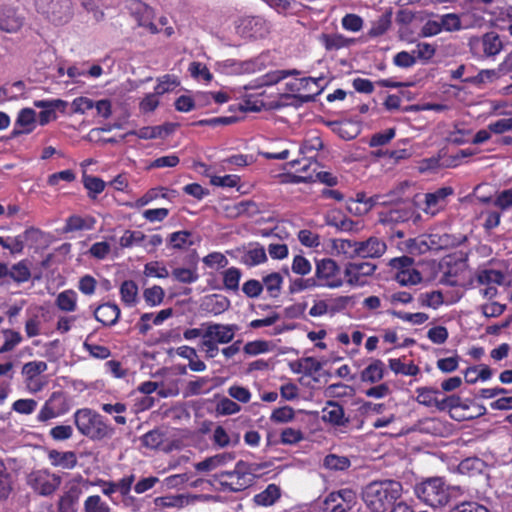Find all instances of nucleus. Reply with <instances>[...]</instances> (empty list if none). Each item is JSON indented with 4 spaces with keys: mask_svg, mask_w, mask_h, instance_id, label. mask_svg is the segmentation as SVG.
Segmentation results:
<instances>
[{
    "mask_svg": "<svg viewBox=\"0 0 512 512\" xmlns=\"http://www.w3.org/2000/svg\"><path fill=\"white\" fill-rule=\"evenodd\" d=\"M417 429L423 433L439 435L442 430V422L438 418H424L418 421Z\"/></svg>",
    "mask_w": 512,
    "mask_h": 512,
    "instance_id": "nucleus-54",
    "label": "nucleus"
},
{
    "mask_svg": "<svg viewBox=\"0 0 512 512\" xmlns=\"http://www.w3.org/2000/svg\"><path fill=\"white\" fill-rule=\"evenodd\" d=\"M326 469L333 471H345L351 466V461L346 456H339L336 454H328L323 461Z\"/></svg>",
    "mask_w": 512,
    "mask_h": 512,
    "instance_id": "nucleus-47",
    "label": "nucleus"
},
{
    "mask_svg": "<svg viewBox=\"0 0 512 512\" xmlns=\"http://www.w3.org/2000/svg\"><path fill=\"white\" fill-rule=\"evenodd\" d=\"M146 240V236L140 231L126 230L119 239L122 248H129L141 244Z\"/></svg>",
    "mask_w": 512,
    "mask_h": 512,
    "instance_id": "nucleus-58",
    "label": "nucleus"
},
{
    "mask_svg": "<svg viewBox=\"0 0 512 512\" xmlns=\"http://www.w3.org/2000/svg\"><path fill=\"white\" fill-rule=\"evenodd\" d=\"M453 189L451 187H443L433 193L425 195V208L424 211L432 216L436 215L446 205V198L452 195Z\"/></svg>",
    "mask_w": 512,
    "mask_h": 512,
    "instance_id": "nucleus-21",
    "label": "nucleus"
},
{
    "mask_svg": "<svg viewBox=\"0 0 512 512\" xmlns=\"http://www.w3.org/2000/svg\"><path fill=\"white\" fill-rule=\"evenodd\" d=\"M280 497V487L271 483L263 491L254 495L252 500L257 506L268 507L273 505Z\"/></svg>",
    "mask_w": 512,
    "mask_h": 512,
    "instance_id": "nucleus-35",
    "label": "nucleus"
},
{
    "mask_svg": "<svg viewBox=\"0 0 512 512\" xmlns=\"http://www.w3.org/2000/svg\"><path fill=\"white\" fill-rule=\"evenodd\" d=\"M415 494L425 504L437 508L450 501L449 487L441 477L428 478L415 486Z\"/></svg>",
    "mask_w": 512,
    "mask_h": 512,
    "instance_id": "nucleus-4",
    "label": "nucleus"
},
{
    "mask_svg": "<svg viewBox=\"0 0 512 512\" xmlns=\"http://www.w3.org/2000/svg\"><path fill=\"white\" fill-rule=\"evenodd\" d=\"M417 300L420 306L437 309L443 304V295L440 291L424 292L418 296Z\"/></svg>",
    "mask_w": 512,
    "mask_h": 512,
    "instance_id": "nucleus-52",
    "label": "nucleus"
},
{
    "mask_svg": "<svg viewBox=\"0 0 512 512\" xmlns=\"http://www.w3.org/2000/svg\"><path fill=\"white\" fill-rule=\"evenodd\" d=\"M413 54L416 56V60H422L424 62L429 61L433 58L436 53V48L434 45L420 42L416 45L415 49L412 50Z\"/></svg>",
    "mask_w": 512,
    "mask_h": 512,
    "instance_id": "nucleus-63",
    "label": "nucleus"
},
{
    "mask_svg": "<svg viewBox=\"0 0 512 512\" xmlns=\"http://www.w3.org/2000/svg\"><path fill=\"white\" fill-rule=\"evenodd\" d=\"M420 219V214L417 213L415 207L410 203H401L394 207L387 208L378 215V221L385 226H395L398 224L413 221L417 223Z\"/></svg>",
    "mask_w": 512,
    "mask_h": 512,
    "instance_id": "nucleus-10",
    "label": "nucleus"
},
{
    "mask_svg": "<svg viewBox=\"0 0 512 512\" xmlns=\"http://www.w3.org/2000/svg\"><path fill=\"white\" fill-rule=\"evenodd\" d=\"M391 23V13H385L381 15L377 20L373 22L372 27L369 30V35L371 37L383 35L389 30Z\"/></svg>",
    "mask_w": 512,
    "mask_h": 512,
    "instance_id": "nucleus-56",
    "label": "nucleus"
},
{
    "mask_svg": "<svg viewBox=\"0 0 512 512\" xmlns=\"http://www.w3.org/2000/svg\"><path fill=\"white\" fill-rule=\"evenodd\" d=\"M121 300L128 306L136 303L138 295V287L132 280H126L120 287Z\"/></svg>",
    "mask_w": 512,
    "mask_h": 512,
    "instance_id": "nucleus-48",
    "label": "nucleus"
},
{
    "mask_svg": "<svg viewBox=\"0 0 512 512\" xmlns=\"http://www.w3.org/2000/svg\"><path fill=\"white\" fill-rule=\"evenodd\" d=\"M386 243L377 237H370L366 241H359L358 257L379 258L386 251Z\"/></svg>",
    "mask_w": 512,
    "mask_h": 512,
    "instance_id": "nucleus-23",
    "label": "nucleus"
},
{
    "mask_svg": "<svg viewBox=\"0 0 512 512\" xmlns=\"http://www.w3.org/2000/svg\"><path fill=\"white\" fill-rule=\"evenodd\" d=\"M56 306L64 312H73L77 307V294L73 290L60 292L55 300Z\"/></svg>",
    "mask_w": 512,
    "mask_h": 512,
    "instance_id": "nucleus-43",
    "label": "nucleus"
},
{
    "mask_svg": "<svg viewBox=\"0 0 512 512\" xmlns=\"http://www.w3.org/2000/svg\"><path fill=\"white\" fill-rule=\"evenodd\" d=\"M12 492V477L0 459V500H6Z\"/></svg>",
    "mask_w": 512,
    "mask_h": 512,
    "instance_id": "nucleus-50",
    "label": "nucleus"
},
{
    "mask_svg": "<svg viewBox=\"0 0 512 512\" xmlns=\"http://www.w3.org/2000/svg\"><path fill=\"white\" fill-rule=\"evenodd\" d=\"M96 219L92 216L82 217L77 214H73L69 216L65 220V225L63 227L64 233H72L83 230H92L95 227Z\"/></svg>",
    "mask_w": 512,
    "mask_h": 512,
    "instance_id": "nucleus-28",
    "label": "nucleus"
},
{
    "mask_svg": "<svg viewBox=\"0 0 512 512\" xmlns=\"http://www.w3.org/2000/svg\"><path fill=\"white\" fill-rule=\"evenodd\" d=\"M376 268L370 262H349L344 268V278L350 286H364Z\"/></svg>",
    "mask_w": 512,
    "mask_h": 512,
    "instance_id": "nucleus-15",
    "label": "nucleus"
},
{
    "mask_svg": "<svg viewBox=\"0 0 512 512\" xmlns=\"http://www.w3.org/2000/svg\"><path fill=\"white\" fill-rule=\"evenodd\" d=\"M470 52L477 58L495 57L503 49V42L495 32H488L481 37H471L468 41Z\"/></svg>",
    "mask_w": 512,
    "mask_h": 512,
    "instance_id": "nucleus-8",
    "label": "nucleus"
},
{
    "mask_svg": "<svg viewBox=\"0 0 512 512\" xmlns=\"http://www.w3.org/2000/svg\"><path fill=\"white\" fill-rule=\"evenodd\" d=\"M36 9L56 25H61L71 18L70 0H34Z\"/></svg>",
    "mask_w": 512,
    "mask_h": 512,
    "instance_id": "nucleus-11",
    "label": "nucleus"
},
{
    "mask_svg": "<svg viewBox=\"0 0 512 512\" xmlns=\"http://www.w3.org/2000/svg\"><path fill=\"white\" fill-rule=\"evenodd\" d=\"M48 460L53 467H61L63 469L72 470L78 464V458L74 451H58L52 449L48 451Z\"/></svg>",
    "mask_w": 512,
    "mask_h": 512,
    "instance_id": "nucleus-25",
    "label": "nucleus"
},
{
    "mask_svg": "<svg viewBox=\"0 0 512 512\" xmlns=\"http://www.w3.org/2000/svg\"><path fill=\"white\" fill-rule=\"evenodd\" d=\"M39 235L40 231L38 229L29 228L15 237L3 238L2 247L10 250L11 253L18 254L23 251L26 242L36 241Z\"/></svg>",
    "mask_w": 512,
    "mask_h": 512,
    "instance_id": "nucleus-20",
    "label": "nucleus"
},
{
    "mask_svg": "<svg viewBox=\"0 0 512 512\" xmlns=\"http://www.w3.org/2000/svg\"><path fill=\"white\" fill-rule=\"evenodd\" d=\"M84 187L89 191V196L95 198L96 195L103 192L105 188V182L95 176L84 175L83 176Z\"/></svg>",
    "mask_w": 512,
    "mask_h": 512,
    "instance_id": "nucleus-59",
    "label": "nucleus"
},
{
    "mask_svg": "<svg viewBox=\"0 0 512 512\" xmlns=\"http://www.w3.org/2000/svg\"><path fill=\"white\" fill-rule=\"evenodd\" d=\"M83 512H111V507L100 495L94 494L84 500Z\"/></svg>",
    "mask_w": 512,
    "mask_h": 512,
    "instance_id": "nucleus-46",
    "label": "nucleus"
},
{
    "mask_svg": "<svg viewBox=\"0 0 512 512\" xmlns=\"http://www.w3.org/2000/svg\"><path fill=\"white\" fill-rule=\"evenodd\" d=\"M211 379L209 377H199L196 380L190 381L187 384L186 390L188 395H199L207 393L211 390L209 386Z\"/></svg>",
    "mask_w": 512,
    "mask_h": 512,
    "instance_id": "nucleus-57",
    "label": "nucleus"
},
{
    "mask_svg": "<svg viewBox=\"0 0 512 512\" xmlns=\"http://www.w3.org/2000/svg\"><path fill=\"white\" fill-rule=\"evenodd\" d=\"M319 42L327 51H337L348 48L356 43L354 38H347L339 33H322L319 35Z\"/></svg>",
    "mask_w": 512,
    "mask_h": 512,
    "instance_id": "nucleus-24",
    "label": "nucleus"
},
{
    "mask_svg": "<svg viewBox=\"0 0 512 512\" xmlns=\"http://www.w3.org/2000/svg\"><path fill=\"white\" fill-rule=\"evenodd\" d=\"M33 104L36 108L42 109L39 113L40 125H46L56 119L55 111L60 110L64 113L68 106V103L61 99L35 100Z\"/></svg>",
    "mask_w": 512,
    "mask_h": 512,
    "instance_id": "nucleus-19",
    "label": "nucleus"
},
{
    "mask_svg": "<svg viewBox=\"0 0 512 512\" xmlns=\"http://www.w3.org/2000/svg\"><path fill=\"white\" fill-rule=\"evenodd\" d=\"M70 409L67 396L62 391H55L41 407L37 419L40 422H47L66 414Z\"/></svg>",
    "mask_w": 512,
    "mask_h": 512,
    "instance_id": "nucleus-13",
    "label": "nucleus"
},
{
    "mask_svg": "<svg viewBox=\"0 0 512 512\" xmlns=\"http://www.w3.org/2000/svg\"><path fill=\"white\" fill-rule=\"evenodd\" d=\"M386 373V365L378 359L372 360L360 372V379L364 383L375 384L380 382Z\"/></svg>",
    "mask_w": 512,
    "mask_h": 512,
    "instance_id": "nucleus-27",
    "label": "nucleus"
},
{
    "mask_svg": "<svg viewBox=\"0 0 512 512\" xmlns=\"http://www.w3.org/2000/svg\"><path fill=\"white\" fill-rule=\"evenodd\" d=\"M322 419L336 426L344 425L346 422L343 407L334 401L327 402L322 410Z\"/></svg>",
    "mask_w": 512,
    "mask_h": 512,
    "instance_id": "nucleus-36",
    "label": "nucleus"
},
{
    "mask_svg": "<svg viewBox=\"0 0 512 512\" xmlns=\"http://www.w3.org/2000/svg\"><path fill=\"white\" fill-rule=\"evenodd\" d=\"M231 454H218L213 457H208L203 461L195 464V469L198 472H209L218 467L219 465L226 462V460H232Z\"/></svg>",
    "mask_w": 512,
    "mask_h": 512,
    "instance_id": "nucleus-45",
    "label": "nucleus"
},
{
    "mask_svg": "<svg viewBox=\"0 0 512 512\" xmlns=\"http://www.w3.org/2000/svg\"><path fill=\"white\" fill-rule=\"evenodd\" d=\"M333 131L344 140H352L358 134V128L350 122L333 123Z\"/></svg>",
    "mask_w": 512,
    "mask_h": 512,
    "instance_id": "nucleus-55",
    "label": "nucleus"
},
{
    "mask_svg": "<svg viewBox=\"0 0 512 512\" xmlns=\"http://www.w3.org/2000/svg\"><path fill=\"white\" fill-rule=\"evenodd\" d=\"M26 484L34 494L50 497L59 490L62 477L49 468L33 469L26 476Z\"/></svg>",
    "mask_w": 512,
    "mask_h": 512,
    "instance_id": "nucleus-5",
    "label": "nucleus"
},
{
    "mask_svg": "<svg viewBox=\"0 0 512 512\" xmlns=\"http://www.w3.org/2000/svg\"><path fill=\"white\" fill-rule=\"evenodd\" d=\"M169 243L174 249H184L194 244L192 234L189 231H177L170 235Z\"/></svg>",
    "mask_w": 512,
    "mask_h": 512,
    "instance_id": "nucleus-51",
    "label": "nucleus"
},
{
    "mask_svg": "<svg viewBox=\"0 0 512 512\" xmlns=\"http://www.w3.org/2000/svg\"><path fill=\"white\" fill-rule=\"evenodd\" d=\"M234 257L249 268L258 266L267 261L265 248L259 243H249L246 246L235 249Z\"/></svg>",
    "mask_w": 512,
    "mask_h": 512,
    "instance_id": "nucleus-18",
    "label": "nucleus"
},
{
    "mask_svg": "<svg viewBox=\"0 0 512 512\" xmlns=\"http://www.w3.org/2000/svg\"><path fill=\"white\" fill-rule=\"evenodd\" d=\"M402 483L396 480L372 481L362 491V500L371 512H385L402 495Z\"/></svg>",
    "mask_w": 512,
    "mask_h": 512,
    "instance_id": "nucleus-1",
    "label": "nucleus"
},
{
    "mask_svg": "<svg viewBox=\"0 0 512 512\" xmlns=\"http://www.w3.org/2000/svg\"><path fill=\"white\" fill-rule=\"evenodd\" d=\"M135 478H136L135 474H133V473L129 474L128 482H127L126 486L124 487V490L122 491L120 496H121V502L125 508H127L128 510H130L132 512H140V511H142V509L145 505V500H144V498H138L131 494V490H132V486L135 482Z\"/></svg>",
    "mask_w": 512,
    "mask_h": 512,
    "instance_id": "nucleus-26",
    "label": "nucleus"
},
{
    "mask_svg": "<svg viewBox=\"0 0 512 512\" xmlns=\"http://www.w3.org/2000/svg\"><path fill=\"white\" fill-rule=\"evenodd\" d=\"M476 280L481 285H502L505 280V275L500 270L481 269L476 274Z\"/></svg>",
    "mask_w": 512,
    "mask_h": 512,
    "instance_id": "nucleus-42",
    "label": "nucleus"
},
{
    "mask_svg": "<svg viewBox=\"0 0 512 512\" xmlns=\"http://www.w3.org/2000/svg\"><path fill=\"white\" fill-rule=\"evenodd\" d=\"M128 479L129 474H126L117 481L97 479L93 485L100 487L103 495L113 501V494L116 492L121 494L128 482Z\"/></svg>",
    "mask_w": 512,
    "mask_h": 512,
    "instance_id": "nucleus-34",
    "label": "nucleus"
},
{
    "mask_svg": "<svg viewBox=\"0 0 512 512\" xmlns=\"http://www.w3.org/2000/svg\"><path fill=\"white\" fill-rule=\"evenodd\" d=\"M254 465L243 460L238 461L231 471H220L214 475V480L222 491L240 492L253 485L255 481Z\"/></svg>",
    "mask_w": 512,
    "mask_h": 512,
    "instance_id": "nucleus-3",
    "label": "nucleus"
},
{
    "mask_svg": "<svg viewBox=\"0 0 512 512\" xmlns=\"http://www.w3.org/2000/svg\"><path fill=\"white\" fill-rule=\"evenodd\" d=\"M311 157L304 158L302 160H293L289 162V166L294 168L296 171L302 174L295 176L296 182H315L327 184L328 186H334L337 183L336 177L330 172L317 171L318 164L310 160Z\"/></svg>",
    "mask_w": 512,
    "mask_h": 512,
    "instance_id": "nucleus-7",
    "label": "nucleus"
},
{
    "mask_svg": "<svg viewBox=\"0 0 512 512\" xmlns=\"http://www.w3.org/2000/svg\"><path fill=\"white\" fill-rule=\"evenodd\" d=\"M81 495V489L78 486H72L65 491L58 499V512H77V504Z\"/></svg>",
    "mask_w": 512,
    "mask_h": 512,
    "instance_id": "nucleus-29",
    "label": "nucleus"
},
{
    "mask_svg": "<svg viewBox=\"0 0 512 512\" xmlns=\"http://www.w3.org/2000/svg\"><path fill=\"white\" fill-rule=\"evenodd\" d=\"M442 32H457L462 29H468L477 24H462L461 18L456 13H447L438 16Z\"/></svg>",
    "mask_w": 512,
    "mask_h": 512,
    "instance_id": "nucleus-37",
    "label": "nucleus"
},
{
    "mask_svg": "<svg viewBox=\"0 0 512 512\" xmlns=\"http://www.w3.org/2000/svg\"><path fill=\"white\" fill-rule=\"evenodd\" d=\"M94 316L96 320L102 324L111 326L117 323L120 316V309L114 303H105L99 305L94 310Z\"/></svg>",
    "mask_w": 512,
    "mask_h": 512,
    "instance_id": "nucleus-30",
    "label": "nucleus"
},
{
    "mask_svg": "<svg viewBox=\"0 0 512 512\" xmlns=\"http://www.w3.org/2000/svg\"><path fill=\"white\" fill-rule=\"evenodd\" d=\"M233 337V326L206 323L204 347L207 348V351H213L217 348L218 344L228 343L233 339Z\"/></svg>",
    "mask_w": 512,
    "mask_h": 512,
    "instance_id": "nucleus-16",
    "label": "nucleus"
},
{
    "mask_svg": "<svg viewBox=\"0 0 512 512\" xmlns=\"http://www.w3.org/2000/svg\"><path fill=\"white\" fill-rule=\"evenodd\" d=\"M164 290L162 287L154 285L144 290L143 297L150 306L159 305L164 298Z\"/></svg>",
    "mask_w": 512,
    "mask_h": 512,
    "instance_id": "nucleus-64",
    "label": "nucleus"
},
{
    "mask_svg": "<svg viewBox=\"0 0 512 512\" xmlns=\"http://www.w3.org/2000/svg\"><path fill=\"white\" fill-rule=\"evenodd\" d=\"M25 23V16L18 7L0 4V30L6 33H17Z\"/></svg>",
    "mask_w": 512,
    "mask_h": 512,
    "instance_id": "nucleus-17",
    "label": "nucleus"
},
{
    "mask_svg": "<svg viewBox=\"0 0 512 512\" xmlns=\"http://www.w3.org/2000/svg\"><path fill=\"white\" fill-rule=\"evenodd\" d=\"M35 115V111L31 108H24L20 110L15 122V128L12 132L13 136L30 133L34 128Z\"/></svg>",
    "mask_w": 512,
    "mask_h": 512,
    "instance_id": "nucleus-32",
    "label": "nucleus"
},
{
    "mask_svg": "<svg viewBox=\"0 0 512 512\" xmlns=\"http://www.w3.org/2000/svg\"><path fill=\"white\" fill-rule=\"evenodd\" d=\"M493 372L488 365L479 364L468 367L464 371V379L468 384H474L478 380L486 381L491 378Z\"/></svg>",
    "mask_w": 512,
    "mask_h": 512,
    "instance_id": "nucleus-39",
    "label": "nucleus"
},
{
    "mask_svg": "<svg viewBox=\"0 0 512 512\" xmlns=\"http://www.w3.org/2000/svg\"><path fill=\"white\" fill-rule=\"evenodd\" d=\"M230 300L222 294H210L201 299L200 309L205 313L220 315L230 307Z\"/></svg>",
    "mask_w": 512,
    "mask_h": 512,
    "instance_id": "nucleus-22",
    "label": "nucleus"
},
{
    "mask_svg": "<svg viewBox=\"0 0 512 512\" xmlns=\"http://www.w3.org/2000/svg\"><path fill=\"white\" fill-rule=\"evenodd\" d=\"M318 288L336 289L343 286L345 278L337 262L331 258L315 261V273Z\"/></svg>",
    "mask_w": 512,
    "mask_h": 512,
    "instance_id": "nucleus-6",
    "label": "nucleus"
},
{
    "mask_svg": "<svg viewBox=\"0 0 512 512\" xmlns=\"http://www.w3.org/2000/svg\"><path fill=\"white\" fill-rule=\"evenodd\" d=\"M46 370L47 364L44 361H31L23 366L22 373L28 380H32Z\"/></svg>",
    "mask_w": 512,
    "mask_h": 512,
    "instance_id": "nucleus-61",
    "label": "nucleus"
},
{
    "mask_svg": "<svg viewBox=\"0 0 512 512\" xmlns=\"http://www.w3.org/2000/svg\"><path fill=\"white\" fill-rule=\"evenodd\" d=\"M295 413L292 407L283 406L273 410L270 420L273 423H287L294 419Z\"/></svg>",
    "mask_w": 512,
    "mask_h": 512,
    "instance_id": "nucleus-62",
    "label": "nucleus"
},
{
    "mask_svg": "<svg viewBox=\"0 0 512 512\" xmlns=\"http://www.w3.org/2000/svg\"><path fill=\"white\" fill-rule=\"evenodd\" d=\"M73 420L78 432L93 441L110 438L115 432L107 419L91 408L77 409Z\"/></svg>",
    "mask_w": 512,
    "mask_h": 512,
    "instance_id": "nucleus-2",
    "label": "nucleus"
},
{
    "mask_svg": "<svg viewBox=\"0 0 512 512\" xmlns=\"http://www.w3.org/2000/svg\"><path fill=\"white\" fill-rule=\"evenodd\" d=\"M261 283L270 297L277 298L281 293L283 277L278 272H272L263 276Z\"/></svg>",
    "mask_w": 512,
    "mask_h": 512,
    "instance_id": "nucleus-41",
    "label": "nucleus"
},
{
    "mask_svg": "<svg viewBox=\"0 0 512 512\" xmlns=\"http://www.w3.org/2000/svg\"><path fill=\"white\" fill-rule=\"evenodd\" d=\"M416 401L425 407H435L438 409V403L441 391L432 387H418L415 390Z\"/></svg>",
    "mask_w": 512,
    "mask_h": 512,
    "instance_id": "nucleus-38",
    "label": "nucleus"
},
{
    "mask_svg": "<svg viewBox=\"0 0 512 512\" xmlns=\"http://www.w3.org/2000/svg\"><path fill=\"white\" fill-rule=\"evenodd\" d=\"M359 241H352L346 239H336L333 242V248L338 254H343L346 258L353 259L358 257Z\"/></svg>",
    "mask_w": 512,
    "mask_h": 512,
    "instance_id": "nucleus-44",
    "label": "nucleus"
},
{
    "mask_svg": "<svg viewBox=\"0 0 512 512\" xmlns=\"http://www.w3.org/2000/svg\"><path fill=\"white\" fill-rule=\"evenodd\" d=\"M390 266L396 270L394 278L402 286L415 285L422 280L420 272L413 267V259L408 256L391 259Z\"/></svg>",
    "mask_w": 512,
    "mask_h": 512,
    "instance_id": "nucleus-14",
    "label": "nucleus"
},
{
    "mask_svg": "<svg viewBox=\"0 0 512 512\" xmlns=\"http://www.w3.org/2000/svg\"><path fill=\"white\" fill-rule=\"evenodd\" d=\"M241 279V271L236 267H230L223 272V284L227 290L237 291Z\"/></svg>",
    "mask_w": 512,
    "mask_h": 512,
    "instance_id": "nucleus-53",
    "label": "nucleus"
},
{
    "mask_svg": "<svg viewBox=\"0 0 512 512\" xmlns=\"http://www.w3.org/2000/svg\"><path fill=\"white\" fill-rule=\"evenodd\" d=\"M172 315V309H163L159 311L157 314L153 313H144L139 322L136 324L137 329L141 334H146L147 331L151 328V322L155 325L162 324L166 319H168Z\"/></svg>",
    "mask_w": 512,
    "mask_h": 512,
    "instance_id": "nucleus-33",
    "label": "nucleus"
},
{
    "mask_svg": "<svg viewBox=\"0 0 512 512\" xmlns=\"http://www.w3.org/2000/svg\"><path fill=\"white\" fill-rule=\"evenodd\" d=\"M245 28L249 30V36L262 38L268 32L266 23L259 17H251L245 21Z\"/></svg>",
    "mask_w": 512,
    "mask_h": 512,
    "instance_id": "nucleus-49",
    "label": "nucleus"
},
{
    "mask_svg": "<svg viewBox=\"0 0 512 512\" xmlns=\"http://www.w3.org/2000/svg\"><path fill=\"white\" fill-rule=\"evenodd\" d=\"M389 367L397 375L416 376L420 373L418 365L412 360L407 359L405 355L399 358L389 359Z\"/></svg>",
    "mask_w": 512,
    "mask_h": 512,
    "instance_id": "nucleus-31",
    "label": "nucleus"
},
{
    "mask_svg": "<svg viewBox=\"0 0 512 512\" xmlns=\"http://www.w3.org/2000/svg\"><path fill=\"white\" fill-rule=\"evenodd\" d=\"M463 403H464V401H462L460 396L444 395L441 392L440 400L438 403V410L439 411H448L450 414V417L458 422L476 419L480 416L485 415L487 412L485 406L479 405V404H472L473 408L476 409L474 414L460 413L461 408L464 407Z\"/></svg>",
    "mask_w": 512,
    "mask_h": 512,
    "instance_id": "nucleus-9",
    "label": "nucleus"
},
{
    "mask_svg": "<svg viewBox=\"0 0 512 512\" xmlns=\"http://www.w3.org/2000/svg\"><path fill=\"white\" fill-rule=\"evenodd\" d=\"M163 441L164 434L158 429L150 430L141 437L142 445L150 449L159 448Z\"/></svg>",
    "mask_w": 512,
    "mask_h": 512,
    "instance_id": "nucleus-60",
    "label": "nucleus"
},
{
    "mask_svg": "<svg viewBox=\"0 0 512 512\" xmlns=\"http://www.w3.org/2000/svg\"><path fill=\"white\" fill-rule=\"evenodd\" d=\"M382 342L387 345V351L400 348H410L416 344L415 340L410 338H403L400 340L397 333L392 330H387L381 335Z\"/></svg>",
    "mask_w": 512,
    "mask_h": 512,
    "instance_id": "nucleus-40",
    "label": "nucleus"
},
{
    "mask_svg": "<svg viewBox=\"0 0 512 512\" xmlns=\"http://www.w3.org/2000/svg\"><path fill=\"white\" fill-rule=\"evenodd\" d=\"M357 504V494L351 488L329 493L323 501V512H350Z\"/></svg>",
    "mask_w": 512,
    "mask_h": 512,
    "instance_id": "nucleus-12",
    "label": "nucleus"
}]
</instances>
